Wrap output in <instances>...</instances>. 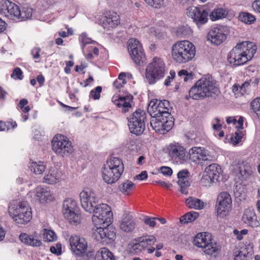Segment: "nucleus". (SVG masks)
I'll return each mask as SVG.
<instances>
[{
    "mask_svg": "<svg viewBox=\"0 0 260 260\" xmlns=\"http://www.w3.org/2000/svg\"><path fill=\"white\" fill-rule=\"evenodd\" d=\"M212 235L208 232H201L197 234L193 239L194 245L203 250L213 240Z\"/></svg>",
    "mask_w": 260,
    "mask_h": 260,
    "instance_id": "393cba45",
    "label": "nucleus"
},
{
    "mask_svg": "<svg viewBox=\"0 0 260 260\" xmlns=\"http://www.w3.org/2000/svg\"><path fill=\"white\" fill-rule=\"evenodd\" d=\"M74 210L63 214L64 217L71 223L77 224L80 222V215Z\"/></svg>",
    "mask_w": 260,
    "mask_h": 260,
    "instance_id": "79ce46f5",
    "label": "nucleus"
},
{
    "mask_svg": "<svg viewBox=\"0 0 260 260\" xmlns=\"http://www.w3.org/2000/svg\"><path fill=\"white\" fill-rule=\"evenodd\" d=\"M92 213H93L92 219L95 226L104 225L112 222L113 213L111 207L107 204H98Z\"/></svg>",
    "mask_w": 260,
    "mask_h": 260,
    "instance_id": "6e6552de",
    "label": "nucleus"
},
{
    "mask_svg": "<svg viewBox=\"0 0 260 260\" xmlns=\"http://www.w3.org/2000/svg\"><path fill=\"white\" fill-rule=\"evenodd\" d=\"M186 14L197 25L204 24L208 21V12L197 7H189L186 10Z\"/></svg>",
    "mask_w": 260,
    "mask_h": 260,
    "instance_id": "412c9836",
    "label": "nucleus"
},
{
    "mask_svg": "<svg viewBox=\"0 0 260 260\" xmlns=\"http://www.w3.org/2000/svg\"><path fill=\"white\" fill-rule=\"evenodd\" d=\"M147 33L151 37H154L156 39H162L166 37L164 32H161L159 29L153 27L147 28Z\"/></svg>",
    "mask_w": 260,
    "mask_h": 260,
    "instance_id": "49530a36",
    "label": "nucleus"
},
{
    "mask_svg": "<svg viewBox=\"0 0 260 260\" xmlns=\"http://www.w3.org/2000/svg\"><path fill=\"white\" fill-rule=\"evenodd\" d=\"M44 239H45V241L51 242L55 240L56 236L53 231L45 229L44 231Z\"/></svg>",
    "mask_w": 260,
    "mask_h": 260,
    "instance_id": "5fc2aeb1",
    "label": "nucleus"
},
{
    "mask_svg": "<svg viewBox=\"0 0 260 260\" xmlns=\"http://www.w3.org/2000/svg\"><path fill=\"white\" fill-rule=\"evenodd\" d=\"M199 214L195 211H190L182 216L180 218L181 223L185 224L194 221L199 217Z\"/></svg>",
    "mask_w": 260,
    "mask_h": 260,
    "instance_id": "58836bf2",
    "label": "nucleus"
},
{
    "mask_svg": "<svg viewBox=\"0 0 260 260\" xmlns=\"http://www.w3.org/2000/svg\"><path fill=\"white\" fill-rule=\"evenodd\" d=\"M189 159L197 164H202L205 161L211 160V156L207 150L204 147H193L188 151Z\"/></svg>",
    "mask_w": 260,
    "mask_h": 260,
    "instance_id": "a211bd4d",
    "label": "nucleus"
},
{
    "mask_svg": "<svg viewBox=\"0 0 260 260\" xmlns=\"http://www.w3.org/2000/svg\"><path fill=\"white\" fill-rule=\"evenodd\" d=\"M16 122L11 119L6 121H0V131H9L16 128Z\"/></svg>",
    "mask_w": 260,
    "mask_h": 260,
    "instance_id": "c03bdc74",
    "label": "nucleus"
},
{
    "mask_svg": "<svg viewBox=\"0 0 260 260\" xmlns=\"http://www.w3.org/2000/svg\"><path fill=\"white\" fill-rule=\"evenodd\" d=\"M140 238L144 250L153 245L156 241V238L153 235H145Z\"/></svg>",
    "mask_w": 260,
    "mask_h": 260,
    "instance_id": "4c0bfd02",
    "label": "nucleus"
},
{
    "mask_svg": "<svg viewBox=\"0 0 260 260\" xmlns=\"http://www.w3.org/2000/svg\"><path fill=\"white\" fill-rule=\"evenodd\" d=\"M176 73L173 70L170 72V75L166 79L164 84L166 86H169L173 79L175 77Z\"/></svg>",
    "mask_w": 260,
    "mask_h": 260,
    "instance_id": "69168bd1",
    "label": "nucleus"
},
{
    "mask_svg": "<svg viewBox=\"0 0 260 260\" xmlns=\"http://www.w3.org/2000/svg\"><path fill=\"white\" fill-rule=\"evenodd\" d=\"M234 234L236 236V238L238 240H241L243 239V236L246 235L248 233V231L246 229H243L241 231H239L237 230L234 231Z\"/></svg>",
    "mask_w": 260,
    "mask_h": 260,
    "instance_id": "680f3d73",
    "label": "nucleus"
},
{
    "mask_svg": "<svg viewBox=\"0 0 260 260\" xmlns=\"http://www.w3.org/2000/svg\"><path fill=\"white\" fill-rule=\"evenodd\" d=\"M119 189L121 192L127 194H129L130 191V181L126 180L119 186Z\"/></svg>",
    "mask_w": 260,
    "mask_h": 260,
    "instance_id": "bf43d9fd",
    "label": "nucleus"
},
{
    "mask_svg": "<svg viewBox=\"0 0 260 260\" xmlns=\"http://www.w3.org/2000/svg\"><path fill=\"white\" fill-rule=\"evenodd\" d=\"M157 107L160 112L161 117L171 119L169 111L171 109L170 102L167 100H159L157 99Z\"/></svg>",
    "mask_w": 260,
    "mask_h": 260,
    "instance_id": "cd10ccee",
    "label": "nucleus"
},
{
    "mask_svg": "<svg viewBox=\"0 0 260 260\" xmlns=\"http://www.w3.org/2000/svg\"><path fill=\"white\" fill-rule=\"evenodd\" d=\"M226 121L229 124H233V125H235L237 128H243L244 118L242 116H239L238 120L235 116L227 117L226 118Z\"/></svg>",
    "mask_w": 260,
    "mask_h": 260,
    "instance_id": "a19ab883",
    "label": "nucleus"
},
{
    "mask_svg": "<svg viewBox=\"0 0 260 260\" xmlns=\"http://www.w3.org/2000/svg\"><path fill=\"white\" fill-rule=\"evenodd\" d=\"M252 7L254 11L260 13V0H255L252 4Z\"/></svg>",
    "mask_w": 260,
    "mask_h": 260,
    "instance_id": "774afa93",
    "label": "nucleus"
},
{
    "mask_svg": "<svg viewBox=\"0 0 260 260\" xmlns=\"http://www.w3.org/2000/svg\"><path fill=\"white\" fill-rule=\"evenodd\" d=\"M165 152L170 158L181 162L186 161L187 158L186 149L177 142H174L168 145L165 149Z\"/></svg>",
    "mask_w": 260,
    "mask_h": 260,
    "instance_id": "f8f14e48",
    "label": "nucleus"
},
{
    "mask_svg": "<svg viewBox=\"0 0 260 260\" xmlns=\"http://www.w3.org/2000/svg\"><path fill=\"white\" fill-rule=\"evenodd\" d=\"M204 252L211 257L216 258L221 252V245L213 239L210 244L204 249Z\"/></svg>",
    "mask_w": 260,
    "mask_h": 260,
    "instance_id": "bb28decb",
    "label": "nucleus"
},
{
    "mask_svg": "<svg viewBox=\"0 0 260 260\" xmlns=\"http://www.w3.org/2000/svg\"><path fill=\"white\" fill-rule=\"evenodd\" d=\"M177 78L181 81L183 80L184 82H187L192 79V74L185 70H182L178 73Z\"/></svg>",
    "mask_w": 260,
    "mask_h": 260,
    "instance_id": "3c124183",
    "label": "nucleus"
},
{
    "mask_svg": "<svg viewBox=\"0 0 260 260\" xmlns=\"http://www.w3.org/2000/svg\"><path fill=\"white\" fill-rule=\"evenodd\" d=\"M77 206L75 201L71 199L65 200L63 203V213L76 210Z\"/></svg>",
    "mask_w": 260,
    "mask_h": 260,
    "instance_id": "ea45409f",
    "label": "nucleus"
},
{
    "mask_svg": "<svg viewBox=\"0 0 260 260\" xmlns=\"http://www.w3.org/2000/svg\"><path fill=\"white\" fill-rule=\"evenodd\" d=\"M79 41L82 43V49L83 50L87 44H92L94 42L92 39L87 37L85 33L81 34L79 36Z\"/></svg>",
    "mask_w": 260,
    "mask_h": 260,
    "instance_id": "603ef678",
    "label": "nucleus"
},
{
    "mask_svg": "<svg viewBox=\"0 0 260 260\" xmlns=\"http://www.w3.org/2000/svg\"><path fill=\"white\" fill-rule=\"evenodd\" d=\"M114 104L118 107L122 108V112L126 113L130 109V99L128 95L120 96L118 99L115 100Z\"/></svg>",
    "mask_w": 260,
    "mask_h": 260,
    "instance_id": "2f4dec72",
    "label": "nucleus"
},
{
    "mask_svg": "<svg viewBox=\"0 0 260 260\" xmlns=\"http://www.w3.org/2000/svg\"><path fill=\"white\" fill-rule=\"evenodd\" d=\"M81 205L85 211L92 213L93 208L98 205L99 199L92 189L84 188L80 193Z\"/></svg>",
    "mask_w": 260,
    "mask_h": 260,
    "instance_id": "9b49d317",
    "label": "nucleus"
},
{
    "mask_svg": "<svg viewBox=\"0 0 260 260\" xmlns=\"http://www.w3.org/2000/svg\"><path fill=\"white\" fill-rule=\"evenodd\" d=\"M161 173L165 176H170L173 173L171 168L168 167H162L160 168Z\"/></svg>",
    "mask_w": 260,
    "mask_h": 260,
    "instance_id": "338daca9",
    "label": "nucleus"
},
{
    "mask_svg": "<svg viewBox=\"0 0 260 260\" xmlns=\"http://www.w3.org/2000/svg\"><path fill=\"white\" fill-rule=\"evenodd\" d=\"M131 58L136 66H143L146 63L144 50L140 41L131 38Z\"/></svg>",
    "mask_w": 260,
    "mask_h": 260,
    "instance_id": "ddd939ff",
    "label": "nucleus"
},
{
    "mask_svg": "<svg viewBox=\"0 0 260 260\" xmlns=\"http://www.w3.org/2000/svg\"><path fill=\"white\" fill-rule=\"evenodd\" d=\"M8 212L11 218L19 224H25L32 218L31 209L27 202L13 200L8 207Z\"/></svg>",
    "mask_w": 260,
    "mask_h": 260,
    "instance_id": "39448f33",
    "label": "nucleus"
},
{
    "mask_svg": "<svg viewBox=\"0 0 260 260\" xmlns=\"http://www.w3.org/2000/svg\"><path fill=\"white\" fill-rule=\"evenodd\" d=\"M120 228L125 232H130V215L128 212L123 214L120 222Z\"/></svg>",
    "mask_w": 260,
    "mask_h": 260,
    "instance_id": "e433bc0d",
    "label": "nucleus"
},
{
    "mask_svg": "<svg viewBox=\"0 0 260 260\" xmlns=\"http://www.w3.org/2000/svg\"><path fill=\"white\" fill-rule=\"evenodd\" d=\"M106 227H102V225L95 226L93 235L95 240L104 244H111L116 239V229L110 223H106Z\"/></svg>",
    "mask_w": 260,
    "mask_h": 260,
    "instance_id": "1a4fd4ad",
    "label": "nucleus"
},
{
    "mask_svg": "<svg viewBox=\"0 0 260 260\" xmlns=\"http://www.w3.org/2000/svg\"><path fill=\"white\" fill-rule=\"evenodd\" d=\"M239 20L247 24H251L255 21V17L247 12H242L239 16Z\"/></svg>",
    "mask_w": 260,
    "mask_h": 260,
    "instance_id": "a18cd8bd",
    "label": "nucleus"
},
{
    "mask_svg": "<svg viewBox=\"0 0 260 260\" xmlns=\"http://www.w3.org/2000/svg\"><path fill=\"white\" fill-rule=\"evenodd\" d=\"M120 16L113 11H106L101 16L100 23L101 26L108 30L116 27L120 24Z\"/></svg>",
    "mask_w": 260,
    "mask_h": 260,
    "instance_id": "dca6fc26",
    "label": "nucleus"
},
{
    "mask_svg": "<svg viewBox=\"0 0 260 260\" xmlns=\"http://www.w3.org/2000/svg\"><path fill=\"white\" fill-rule=\"evenodd\" d=\"M41 51V48L39 47L34 48L31 50V54L33 56L34 59H36V62H39V61L37 60L40 58Z\"/></svg>",
    "mask_w": 260,
    "mask_h": 260,
    "instance_id": "e2e57ef3",
    "label": "nucleus"
},
{
    "mask_svg": "<svg viewBox=\"0 0 260 260\" xmlns=\"http://www.w3.org/2000/svg\"><path fill=\"white\" fill-rule=\"evenodd\" d=\"M123 171L122 160L117 157H111L103 167V179L107 184H113L119 179Z\"/></svg>",
    "mask_w": 260,
    "mask_h": 260,
    "instance_id": "20e7f679",
    "label": "nucleus"
},
{
    "mask_svg": "<svg viewBox=\"0 0 260 260\" xmlns=\"http://www.w3.org/2000/svg\"><path fill=\"white\" fill-rule=\"evenodd\" d=\"M19 7L9 0H6L0 5V14L10 19L17 20Z\"/></svg>",
    "mask_w": 260,
    "mask_h": 260,
    "instance_id": "4be33fe9",
    "label": "nucleus"
},
{
    "mask_svg": "<svg viewBox=\"0 0 260 260\" xmlns=\"http://www.w3.org/2000/svg\"><path fill=\"white\" fill-rule=\"evenodd\" d=\"M242 129H238L235 132V134L231 137V143L236 145L241 142L242 137L244 136L243 132L241 131Z\"/></svg>",
    "mask_w": 260,
    "mask_h": 260,
    "instance_id": "09e8293b",
    "label": "nucleus"
},
{
    "mask_svg": "<svg viewBox=\"0 0 260 260\" xmlns=\"http://www.w3.org/2000/svg\"><path fill=\"white\" fill-rule=\"evenodd\" d=\"M185 204L188 208L196 210L203 209L206 205V203L202 200L191 197L185 200Z\"/></svg>",
    "mask_w": 260,
    "mask_h": 260,
    "instance_id": "c756f323",
    "label": "nucleus"
},
{
    "mask_svg": "<svg viewBox=\"0 0 260 260\" xmlns=\"http://www.w3.org/2000/svg\"><path fill=\"white\" fill-rule=\"evenodd\" d=\"M94 260H115V258L113 253L107 248L103 247L96 252Z\"/></svg>",
    "mask_w": 260,
    "mask_h": 260,
    "instance_id": "7c9ffc66",
    "label": "nucleus"
},
{
    "mask_svg": "<svg viewBox=\"0 0 260 260\" xmlns=\"http://www.w3.org/2000/svg\"><path fill=\"white\" fill-rule=\"evenodd\" d=\"M220 167L215 164L208 166L204 172L201 179L202 183L205 186H210L215 181H218L221 174Z\"/></svg>",
    "mask_w": 260,
    "mask_h": 260,
    "instance_id": "2eb2a0df",
    "label": "nucleus"
},
{
    "mask_svg": "<svg viewBox=\"0 0 260 260\" xmlns=\"http://www.w3.org/2000/svg\"><path fill=\"white\" fill-rule=\"evenodd\" d=\"M150 123L152 128L160 134H165L169 131L174 124L171 119L164 117L152 118Z\"/></svg>",
    "mask_w": 260,
    "mask_h": 260,
    "instance_id": "6ab92c4d",
    "label": "nucleus"
},
{
    "mask_svg": "<svg viewBox=\"0 0 260 260\" xmlns=\"http://www.w3.org/2000/svg\"><path fill=\"white\" fill-rule=\"evenodd\" d=\"M228 15V12L223 8H218L214 9L210 13L209 16L212 21H216L225 18Z\"/></svg>",
    "mask_w": 260,
    "mask_h": 260,
    "instance_id": "72a5a7b5",
    "label": "nucleus"
},
{
    "mask_svg": "<svg viewBox=\"0 0 260 260\" xmlns=\"http://www.w3.org/2000/svg\"><path fill=\"white\" fill-rule=\"evenodd\" d=\"M220 120L216 118L213 121L212 127L216 131H219L222 128V125L220 123Z\"/></svg>",
    "mask_w": 260,
    "mask_h": 260,
    "instance_id": "0e129e2a",
    "label": "nucleus"
},
{
    "mask_svg": "<svg viewBox=\"0 0 260 260\" xmlns=\"http://www.w3.org/2000/svg\"><path fill=\"white\" fill-rule=\"evenodd\" d=\"M252 109L256 115L260 117V97L256 98L251 103Z\"/></svg>",
    "mask_w": 260,
    "mask_h": 260,
    "instance_id": "6e6d98bb",
    "label": "nucleus"
},
{
    "mask_svg": "<svg viewBox=\"0 0 260 260\" xmlns=\"http://www.w3.org/2000/svg\"><path fill=\"white\" fill-rule=\"evenodd\" d=\"M232 208V200L227 192H221L217 197L216 209L217 216L224 218L229 215Z\"/></svg>",
    "mask_w": 260,
    "mask_h": 260,
    "instance_id": "9d476101",
    "label": "nucleus"
},
{
    "mask_svg": "<svg viewBox=\"0 0 260 260\" xmlns=\"http://www.w3.org/2000/svg\"><path fill=\"white\" fill-rule=\"evenodd\" d=\"M51 145L53 151L58 156L68 157L74 152L72 143L67 137L61 134L53 137Z\"/></svg>",
    "mask_w": 260,
    "mask_h": 260,
    "instance_id": "0eeeda50",
    "label": "nucleus"
},
{
    "mask_svg": "<svg viewBox=\"0 0 260 260\" xmlns=\"http://www.w3.org/2000/svg\"><path fill=\"white\" fill-rule=\"evenodd\" d=\"M18 14L17 15V20H24L31 17L32 10L28 7L23 8L22 10L18 9Z\"/></svg>",
    "mask_w": 260,
    "mask_h": 260,
    "instance_id": "37998d69",
    "label": "nucleus"
},
{
    "mask_svg": "<svg viewBox=\"0 0 260 260\" xmlns=\"http://www.w3.org/2000/svg\"><path fill=\"white\" fill-rule=\"evenodd\" d=\"M157 106V99L152 100L148 105V112L151 116V118L161 117L160 112Z\"/></svg>",
    "mask_w": 260,
    "mask_h": 260,
    "instance_id": "f704fd0d",
    "label": "nucleus"
},
{
    "mask_svg": "<svg viewBox=\"0 0 260 260\" xmlns=\"http://www.w3.org/2000/svg\"><path fill=\"white\" fill-rule=\"evenodd\" d=\"M11 77L14 80H22L23 75L21 69L19 67L15 68L11 75Z\"/></svg>",
    "mask_w": 260,
    "mask_h": 260,
    "instance_id": "4d7b16f0",
    "label": "nucleus"
},
{
    "mask_svg": "<svg viewBox=\"0 0 260 260\" xmlns=\"http://www.w3.org/2000/svg\"><path fill=\"white\" fill-rule=\"evenodd\" d=\"M178 184L180 187V191L182 193L187 194L188 193V187L190 186L188 178H183L178 180Z\"/></svg>",
    "mask_w": 260,
    "mask_h": 260,
    "instance_id": "8fccbe9b",
    "label": "nucleus"
},
{
    "mask_svg": "<svg viewBox=\"0 0 260 260\" xmlns=\"http://www.w3.org/2000/svg\"><path fill=\"white\" fill-rule=\"evenodd\" d=\"M145 113L143 110L139 109L133 113L131 118V133L139 136L143 133L145 129Z\"/></svg>",
    "mask_w": 260,
    "mask_h": 260,
    "instance_id": "4468645a",
    "label": "nucleus"
},
{
    "mask_svg": "<svg viewBox=\"0 0 260 260\" xmlns=\"http://www.w3.org/2000/svg\"><path fill=\"white\" fill-rule=\"evenodd\" d=\"M247 251L244 248L237 249L234 250V260H247Z\"/></svg>",
    "mask_w": 260,
    "mask_h": 260,
    "instance_id": "de8ad7c7",
    "label": "nucleus"
},
{
    "mask_svg": "<svg viewBox=\"0 0 260 260\" xmlns=\"http://www.w3.org/2000/svg\"><path fill=\"white\" fill-rule=\"evenodd\" d=\"M35 198L41 204H45L55 200L54 196L47 187H37L35 189Z\"/></svg>",
    "mask_w": 260,
    "mask_h": 260,
    "instance_id": "5701e85b",
    "label": "nucleus"
},
{
    "mask_svg": "<svg viewBox=\"0 0 260 260\" xmlns=\"http://www.w3.org/2000/svg\"><path fill=\"white\" fill-rule=\"evenodd\" d=\"M166 73L165 64L162 59L154 57L152 61L149 63L146 69V78L150 84L155 83L162 79Z\"/></svg>",
    "mask_w": 260,
    "mask_h": 260,
    "instance_id": "423d86ee",
    "label": "nucleus"
},
{
    "mask_svg": "<svg viewBox=\"0 0 260 260\" xmlns=\"http://www.w3.org/2000/svg\"><path fill=\"white\" fill-rule=\"evenodd\" d=\"M226 39V27L223 26L212 28L207 35L208 41L215 45H220Z\"/></svg>",
    "mask_w": 260,
    "mask_h": 260,
    "instance_id": "aec40b11",
    "label": "nucleus"
},
{
    "mask_svg": "<svg viewBox=\"0 0 260 260\" xmlns=\"http://www.w3.org/2000/svg\"><path fill=\"white\" fill-rule=\"evenodd\" d=\"M102 91V87L100 86H96L92 89L89 93V97L94 100H99L101 96V93Z\"/></svg>",
    "mask_w": 260,
    "mask_h": 260,
    "instance_id": "864d4df0",
    "label": "nucleus"
},
{
    "mask_svg": "<svg viewBox=\"0 0 260 260\" xmlns=\"http://www.w3.org/2000/svg\"><path fill=\"white\" fill-rule=\"evenodd\" d=\"M19 239L25 244L33 247H39L41 245V240L37 239L35 236L29 235L26 233H22L19 236Z\"/></svg>",
    "mask_w": 260,
    "mask_h": 260,
    "instance_id": "c85d7f7f",
    "label": "nucleus"
},
{
    "mask_svg": "<svg viewBox=\"0 0 260 260\" xmlns=\"http://www.w3.org/2000/svg\"><path fill=\"white\" fill-rule=\"evenodd\" d=\"M217 82L212 77L202 78L197 81L189 91V96L194 100L212 97L219 93Z\"/></svg>",
    "mask_w": 260,
    "mask_h": 260,
    "instance_id": "f03ea898",
    "label": "nucleus"
},
{
    "mask_svg": "<svg viewBox=\"0 0 260 260\" xmlns=\"http://www.w3.org/2000/svg\"><path fill=\"white\" fill-rule=\"evenodd\" d=\"M143 251L144 249L140 237L131 241V253L139 254Z\"/></svg>",
    "mask_w": 260,
    "mask_h": 260,
    "instance_id": "c9c22d12",
    "label": "nucleus"
},
{
    "mask_svg": "<svg viewBox=\"0 0 260 260\" xmlns=\"http://www.w3.org/2000/svg\"><path fill=\"white\" fill-rule=\"evenodd\" d=\"M62 173L55 168H51L43 178V182L49 184L59 183L62 179Z\"/></svg>",
    "mask_w": 260,
    "mask_h": 260,
    "instance_id": "a878e982",
    "label": "nucleus"
},
{
    "mask_svg": "<svg viewBox=\"0 0 260 260\" xmlns=\"http://www.w3.org/2000/svg\"><path fill=\"white\" fill-rule=\"evenodd\" d=\"M71 250L74 254L79 257L85 255L87 250V242L84 238L75 235L72 236L69 239Z\"/></svg>",
    "mask_w": 260,
    "mask_h": 260,
    "instance_id": "f3484780",
    "label": "nucleus"
},
{
    "mask_svg": "<svg viewBox=\"0 0 260 260\" xmlns=\"http://www.w3.org/2000/svg\"><path fill=\"white\" fill-rule=\"evenodd\" d=\"M27 104L28 101L26 99H21L18 104V107L23 113H27L30 110V107L27 105Z\"/></svg>",
    "mask_w": 260,
    "mask_h": 260,
    "instance_id": "13d9d810",
    "label": "nucleus"
},
{
    "mask_svg": "<svg viewBox=\"0 0 260 260\" xmlns=\"http://www.w3.org/2000/svg\"><path fill=\"white\" fill-rule=\"evenodd\" d=\"M196 53L194 45L188 40L178 41L171 48L173 60L179 64L188 62L192 60Z\"/></svg>",
    "mask_w": 260,
    "mask_h": 260,
    "instance_id": "7ed1b4c3",
    "label": "nucleus"
},
{
    "mask_svg": "<svg viewBox=\"0 0 260 260\" xmlns=\"http://www.w3.org/2000/svg\"><path fill=\"white\" fill-rule=\"evenodd\" d=\"M29 168L36 175H42L45 172L46 166L44 161H32L30 163Z\"/></svg>",
    "mask_w": 260,
    "mask_h": 260,
    "instance_id": "473e14b6",
    "label": "nucleus"
},
{
    "mask_svg": "<svg viewBox=\"0 0 260 260\" xmlns=\"http://www.w3.org/2000/svg\"><path fill=\"white\" fill-rule=\"evenodd\" d=\"M149 6L156 8H160L164 3V0H144Z\"/></svg>",
    "mask_w": 260,
    "mask_h": 260,
    "instance_id": "052dcab7",
    "label": "nucleus"
},
{
    "mask_svg": "<svg viewBox=\"0 0 260 260\" xmlns=\"http://www.w3.org/2000/svg\"><path fill=\"white\" fill-rule=\"evenodd\" d=\"M242 220L245 223L252 228L260 227V223L252 207H248L244 209Z\"/></svg>",
    "mask_w": 260,
    "mask_h": 260,
    "instance_id": "b1692460",
    "label": "nucleus"
},
{
    "mask_svg": "<svg viewBox=\"0 0 260 260\" xmlns=\"http://www.w3.org/2000/svg\"><path fill=\"white\" fill-rule=\"evenodd\" d=\"M256 50L254 42L244 41L239 43L228 54V61L234 66L243 65L253 57Z\"/></svg>",
    "mask_w": 260,
    "mask_h": 260,
    "instance_id": "f257e3e1",
    "label": "nucleus"
}]
</instances>
